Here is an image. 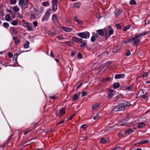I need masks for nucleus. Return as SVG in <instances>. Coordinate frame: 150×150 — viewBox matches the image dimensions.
<instances>
[{
    "label": "nucleus",
    "instance_id": "obj_33",
    "mask_svg": "<svg viewBox=\"0 0 150 150\" xmlns=\"http://www.w3.org/2000/svg\"><path fill=\"white\" fill-rule=\"evenodd\" d=\"M108 51H105L102 53L101 55H103L105 57H106L108 55Z\"/></svg>",
    "mask_w": 150,
    "mask_h": 150
},
{
    "label": "nucleus",
    "instance_id": "obj_53",
    "mask_svg": "<svg viewBox=\"0 0 150 150\" xmlns=\"http://www.w3.org/2000/svg\"><path fill=\"white\" fill-rule=\"evenodd\" d=\"M116 26L117 28L118 29L121 28V26L119 24H117L116 25Z\"/></svg>",
    "mask_w": 150,
    "mask_h": 150
},
{
    "label": "nucleus",
    "instance_id": "obj_36",
    "mask_svg": "<svg viewBox=\"0 0 150 150\" xmlns=\"http://www.w3.org/2000/svg\"><path fill=\"white\" fill-rule=\"evenodd\" d=\"M52 5H57V0H52Z\"/></svg>",
    "mask_w": 150,
    "mask_h": 150
},
{
    "label": "nucleus",
    "instance_id": "obj_39",
    "mask_svg": "<svg viewBox=\"0 0 150 150\" xmlns=\"http://www.w3.org/2000/svg\"><path fill=\"white\" fill-rule=\"evenodd\" d=\"M11 23L13 25H16L18 23L16 21L14 20L12 22H11Z\"/></svg>",
    "mask_w": 150,
    "mask_h": 150
},
{
    "label": "nucleus",
    "instance_id": "obj_32",
    "mask_svg": "<svg viewBox=\"0 0 150 150\" xmlns=\"http://www.w3.org/2000/svg\"><path fill=\"white\" fill-rule=\"evenodd\" d=\"M57 9V5H52V10L54 11H56Z\"/></svg>",
    "mask_w": 150,
    "mask_h": 150
},
{
    "label": "nucleus",
    "instance_id": "obj_61",
    "mask_svg": "<svg viewBox=\"0 0 150 150\" xmlns=\"http://www.w3.org/2000/svg\"><path fill=\"white\" fill-rule=\"evenodd\" d=\"M75 115V114H74L72 116H71L69 118V119L68 120H71L72 118Z\"/></svg>",
    "mask_w": 150,
    "mask_h": 150
},
{
    "label": "nucleus",
    "instance_id": "obj_38",
    "mask_svg": "<svg viewBox=\"0 0 150 150\" xmlns=\"http://www.w3.org/2000/svg\"><path fill=\"white\" fill-rule=\"evenodd\" d=\"M43 5L45 6H48L49 5V4L48 2H45L42 3Z\"/></svg>",
    "mask_w": 150,
    "mask_h": 150
},
{
    "label": "nucleus",
    "instance_id": "obj_52",
    "mask_svg": "<svg viewBox=\"0 0 150 150\" xmlns=\"http://www.w3.org/2000/svg\"><path fill=\"white\" fill-rule=\"evenodd\" d=\"M76 22L78 24H80L81 25L83 24L82 22L79 19H78V20L76 21Z\"/></svg>",
    "mask_w": 150,
    "mask_h": 150
},
{
    "label": "nucleus",
    "instance_id": "obj_2",
    "mask_svg": "<svg viewBox=\"0 0 150 150\" xmlns=\"http://www.w3.org/2000/svg\"><path fill=\"white\" fill-rule=\"evenodd\" d=\"M77 35L81 38L86 39L89 38L90 36L89 33L87 31H85L81 33H79L77 34Z\"/></svg>",
    "mask_w": 150,
    "mask_h": 150
},
{
    "label": "nucleus",
    "instance_id": "obj_63",
    "mask_svg": "<svg viewBox=\"0 0 150 150\" xmlns=\"http://www.w3.org/2000/svg\"><path fill=\"white\" fill-rule=\"evenodd\" d=\"M78 18L76 16H74V20L76 22V21L78 20Z\"/></svg>",
    "mask_w": 150,
    "mask_h": 150
},
{
    "label": "nucleus",
    "instance_id": "obj_27",
    "mask_svg": "<svg viewBox=\"0 0 150 150\" xmlns=\"http://www.w3.org/2000/svg\"><path fill=\"white\" fill-rule=\"evenodd\" d=\"M79 97V95L77 94H74L72 98V101H74L76 100Z\"/></svg>",
    "mask_w": 150,
    "mask_h": 150
},
{
    "label": "nucleus",
    "instance_id": "obj_42",
    "mask_svg": "<svg viewBox=\"0 0 150 150\" xmlns=\"http://www.w3.org/2000/svg\"><path fill=\"white\" fill-rule=\"evenodd\" d=\"M82 57V54L80 52H79L77 54V57L78 58L81 59Z\"/></svg>",
    "mask_w": 150,
    "mask_h": 150
},
{
    "label": "nucleus",
    "instance_id": "obj_3",
    "mask_svg": "<svg viewBox=\"0 0 150 150\" xmlns=\"http://www.w3.org/2000/svg\"><path fill=\"white\" fill-rule=\"evenodd\" d=\"M125 108L122 107L121 105H119L115 107L113 110H112V111H115V112L119 111L120 110H124Z\"/></svg>",
    "mask_w": 150,
    "mask_h": 150
},
{
    "label": "nucleus",
    "instance_id": "obj_64",
    "mask_svg": "<svg viewBox=\"0 0 150 150\" xmlns=\"http://www.w3.org/2000/svg\"><path fill=\"white\" fill-rule=\"evenodd\" d=\"M110 77H108L106 78V79H105V80L106 81H110Z\"/></svg>",
    "mask_w": 150,
    "mask_h": 150
},
{
    "label": "nucleus",
    "instance_id": "obj_60",
    "mask_svg": "<svg viewBox=\"0 0 150 150\" xmlns=\"http://www.w3.org/2000/svg\"><path fill=\"white\" fill-rule=\"evenodd\" d=\"M148 33V32H145L141 33L143 35V36L147 34Z\"/></svg>",
    "mask_w": 150,
    "mask_h": 150
},
{
    "label": "nucleus",
    "instance_id": "obj_4",
    "mask_svg": "<svg viewBox=\"0 0 150 150\" xmlns=\"http://www.w3.org/2000/svg\"><path fill=\"white\" fill-rule=\"evenodd\" d=\"M119 105H121L123 107L125 108V106H130L131 105L129 102L125 101H122L120 102L119 103Z\"/></svg>",
    "mask_w": 150,
    "mask_h": 150
},
{
    "label": "nucleus",
    "instance_id": "obj_35",
    "mask_svg": "<svg viewBox=\"0 0 150 150\" xmlns=\"http://www.w3.org/2000/svg\"><path fill=\"white\" fill-rule=\"evenodd\" d=\"M130 28V25H127V26H126L123 29V30L124 31H126L127 30L129 29Z\"/></svg>",
    "mask_w": 150,
    "mask_h": 150
},
{
    "label": "nucleus",
    "instance_id": "obj_30",
    "mask_svg": "<svg viewBox=\"0 0 150 150\" xmlns=\"http://www.w3.org/2000/svg\"><path fill=\"white\" fill-rule=\"evenodd\" d=\"M5 19L7 21H10V17L9 15L7 14L5 16Z\"/></svg>",
    "mask_w": 150,
    "mask_h": 150
},
{
    "label": "nucleus",
    "instance_id": "obj_54",
    "mask_svg": "<svg viewBox=\"0 0 150 150\" xmlns=\"http://www.w3.org/2000/svg\"><path fill=\"white\" fill-rule=\"evenodd\" d=\"M8 54L10 58L12 57L13 56V54L11 52H8Z\"/></svg>",
    "mask_w": 150,
    "mask_h": 150
},
{
    "label": "nucleus",
    "instance_id": "obj_37",
    "mask_svg": "<svg viewBox=\"0 0 150 150\" xmlns=\"http://www.w3.org/2000/svg\"><path fill=\"white\" fill-rule=\"evenodd\" d=\"M17 0H10V2L11 4L14 5L16 3Z\"/></svg>",
    "mask_w": 150,
    "mask_h": 150
},
{
    "label": "nucleus",
    "instance_id": "obj_5",
    "mask_svg": "<svg viewBox=\"0 0 150 150\" xmlns=\"http://www.w3.org/2000/svg\"><path fill=\"white\" fill-rule=\"evenodd\" d=\"M26 25L27 29L28 31H31L33 30V26L31 23L26 22L25 23Z\"/></svg>",
    "mask_w": 150,
    "mask_h": 150
},
{
    "label": "nucleus",
    "instance_id": "obj_13",
    "mask_svg": "<svg viewBox=\"0 0 150 150\" xmlns=\"http://www.w3.org/2000/svg\"><path fill=\"white\" fill-rule=\"evenodd\" d=\"M63 30L65 32H69L70 31H71L73 29L71 28H66L65 27H63Z\"/></svg>",
    "mask_w": 150,
    "mask_h": 150
},
{
    "label": "nucleus",
    "instance_id": "obj_21",
    "mask_svg": "<svg viewBox=\"0 0 150 150\" xmlns=\"http://www.w3.org/2000/svg\"><path fill=\"white\" fill-rule=\"evenodd\" d=\"M60 114L61 116H63L65 113V109L64 108H62L60 110Z\"/></svg>",
    "mask_w": 150,
    "mask_h": 150
},
{
    "label": "nucleus",
    "instance_id": "obj_11",
    "mask_svg": "<svg viewBox=\"0 0 150 150\" xmlns=\"http://www.w3.org/2000/svg\"><path fill=\"white\" fill-rule=\"evenodd\" d=\"M144 94V93L143 90L142 89H140L137 94V96H139L138 97L140 98L143 96Z\"/></svg>",
    "mask_w": 150,
    "mask_h": 150
},
{
    "label": "nucleus",
    "instance_id": "obj_45",
    "mask_svg": "<svg viewBox=\"0 0 150 150\" xmlns=\"http://www.w3.org/2000/svg\"><path fill=\"white\" fill-rule=\"evenodd\" d=\"M76 52L75 51H72L71 53V56L72 57H73L76 53Z\"/></svg>",
    "mask_w": 150,
    "mask_h": 150
},
{
    "label": "nucleus",
    "instance_id": "obj_7",
    "mask_svg": "<svg viewBox=\"0 0 150 150\" xmlns=\"http://www.w3.org/2000/svg\"><path fill=\"white\" fill-rule=\"evenodd\" d=\"M105 31L107 32V30H104L103 31L102 29H99L96 30L97 33L100 35L102 36L104 35V33H105Z\"/></svg>",
    "mask_w": 150,
    "mask_h": 150
},
{
    "label": "nucleus",
    "instance_id": "obj_59",
    "mask_svg": "<svg viewBox=\"0 0 150 150\" xmlns=\"http://www.w3.org/2000/svg\"><path fill=\"white\" fill-rule=\"evenodd\" d=\"M86 92L85 91H83L82 93V95L83 96H85L86 95Z\"/></svg>",
    "mask_w": 150,
    "mask_h": 150
},
{
    "label": "nucleus",
    "instance_id": "obj_9",
    "mask_svg": "<svg viewBox=\"0 0 150 150\" xmlns=\"http://www.w3.org/2000/svg\"><path fill=\"white\" fill-rule=\"evenodd\" d=\"M122 11L121 10H117L115 11V16L116 18H117L118 17V16L120 15L121 13H122Z\"/></svg>",
    "mask_w": 150,
    "mask_h": 150
},
{
    "label": "nucleus",
    "instance_id": "obj_51",
    "mask_svg": "<svg viewBox=\"0 0 150 150\" xmlns=\"http://www.w3.org/2000/svg\"><path fill=\"white\" fill-rule=\"evenodd\" d=\"M87 127V125L86 124L83 125H81V127L82 129H84L86 128Z\"/></svg>",
    "mask_w": 150,
    "mask_h": 150
},
{
    "label": "nucleus",
    "instance_id": "obj_46",
    "mask_svg": "<svg viewBox=\"0 0 150 150\" xmlns=\"http://www.w3.org/2000/svg\"><path fill=\"white\" fill-rule=\"evenodd\" d=\"M125 88L126 89L129 91L131 90L132 88V86H126Z\"/></svg>",
    "mask_w": 150,
    "mask_h": 150
},
{
    "label": "nucleus",
    "instance_id": "obj_8",
    "mask_svg": "<svg viewBox=\"0 0 150 150\" xmlns=\"http://www.w3.org/2000/svg\"><path fill=\"white\" fill-rule=\"evenodd\" d=\"M72 40L73 41L78 43H79L82 40V39L74 37L72 38Z\"/></svg>",
    "mask_w": 150,
    "mask_h": 150
},
{
    "label": "nucleus",
    "instance_id": "obj_14",
    "mask_svg": "<svg viewBox=\"0 0 150 150\" xmlns=\"http://www.w3.org/2000/svg\"><path fill=\"white\" fill-rule=\"evenodd\" d=\"M12 10L14 12H17L19 10V9L17 6L15 5L13 7Z\"/></svg>",
    "mask_w": 150,
    "mask_h": 150
},
{
    "label": "nucleus",
    "instance_id": "obj_57",
    "mask_svg": "<svg viewBox=\"0 0 150 150\" xmlns=\"http://www.w3.org/2000/svg\"><path fill=\"white\" fill-rule=\"evenodd\" d=\"M98 114H97L95 116L93 117V119L94 120H96L98 119Z\"/></svg>",
    "mask_w": 150,
    "mask_h": 150
},
{
    "label": "nucleus",
    "instance_id": "obj_41",
    "mask_svg": "<svg viewBox=\"0 0 150 150\" xmlns=\"http://www.w3.org/2000/svg\"><path fill=\"white\" fill-rule=\"evenodd\" d=\"M147 93L146 92L145 94H144L143 96H142V97H141L140 98H142L143 99H146L147 97Z\"/></svg>",
    "mask_w": 150,
    "mask_h": 150
},
{
    "label": "nucleus",
    "instance_id": "obj_29",
    "mask_svg": "<svg viewBox=\"0 0 150 150\" xmlns=\"http://www.w3.org/2000/svg\"><path fill=\"white\" fill-rule=\"evenodd\" d=\"M48 19V16H47L46 15L43 17L42 19V21L43 22L45 21H47Z\"/></svg>",
    "mask_w": 150,
    "mask_h": 150
},
{
    "label": "nucleus",
    "instance_id": "obj_25",
    "mask_svg": "<svg viewBox=\"0 0 150 150\" xmlns=\"http://www.w3.org/2000/svg\"><path fill=\"white\" fill-rule=\"evenodd\" d=\"M128 120L127 119H124V120H123L122 121V122H122L123 123L121 124L120 125H121V126L124 125L125 124H126L127 123V122L128 121Z\"/></svg>",
    "mask_w": 150,
    "mask_h": 150
},
{
    "label": "nucleus",
    "instance_id": "obj_15",
    "mask_svg": "<svg viewBox=\"0 0 150 150\" xmlns=\"http://www.w3.org/2000/svg\"><path fill=\"white\" fill-rule=\"evenodd\" d=\"M114 91L112 90L111 91L110 93H109L107 97L108 98H110L113 96L114 94Z\"/></svg>",
    "mask_w": 150,
    "mask_h": 150
},
{
    "label": "nucleus",
    "instance_id": "obj_47",
    "mask_svg": "<svg viewBox=\"0 0 150 150\" xmlns=\"http://www.w3.org/2000/svg\"><path fill=\"white\" fill-rule=\"evenodd\" d=\"M57 38L59 40H62L64 39L63 37L61 36L60 35H58L57 37Z\"/></svg>",
    "mask_w": 150,
    "mask_h": 150
},
{
    "label": "nucleus",
    "instance_id": "obj_10",
    "mask_svg": "<svg viewBox=\"0 0 150 150\" xmlns=\"http://www.w3.org/2000/svg\"><path fill=\"white\" fill-rule=\"evenodd\" d=\"M125 76V74H117L115 75V78L116 79L123 78Z\"/></svg>",
    "mask_w": 150,
    "mask_h": 150
},
{
    "label": "nucleus",
    "instance_id": "obj_12",
    "mask_svg": "<svg viewBox=\"0 0 150 150\" xmlns=\"http://www.w3.org/2000/svg\"><path fill=\"white\" fill-rule=\"evenodd\" d=\"M11 33L14 35H16L18 34V31L15 28L13 27L11 29Z\"/></svg>",
    "mask_w": 150,
    "mask_h": 150
},
{
    "label": "nucleus",
    "instance_id": "obj_62",
    "mask_svg": "<svg viewBox=\"0 0 150 150\" xmlns=\"http://www.w3.org/2000/svg\"><path fill=\"white\" fill-rule=\"evenodd\" d=\"M53 52L52 51H51L50 52V56H51L53 57V58H54V55L53 54Z\"/></svg>",
    "mask_w": 150,
    "mask_h": 150
},
{
    "label": "nucleus",
    "instance_id": "obj_40",
    "mask_svg": "<svg viewBox=\"0 0 150 150\" xmlns=\"http://www.w3.org/2000/svg\"><path fill=\"white\" fill-rule=\"evenodd\" d=\"M129 3L131 5L136 4L135 0H132L130 1Z\"/></svg>",
    "mask_w": 150,
    "mask_h": 150
},
{
    "label": "nucleus",
    "instance_id": "obj_19",
    "mask_svg": "<svg viewBox=\"0 0 150 150\" xmlns=\"http://www.w3.org/2000/svg\"><path fill=\"white\" fill-rule=\"evenodd\" d=\"M29 42L28 41L26 40L25 41V43L24 45V47L25 48H28L29 47Z\"/></svg>",
    "mask_w": 150,
    "mask_h": 150
},
{
    "label": "nucleus",
    "instance_id": "obj_23",
    "mask_svg": "<svg viewBox=\"0 0 150 150\" xmlns=\"http://www.w3.org/2000/svg\"><path fill=\"white\" fill-rule=\"evenodd\" d=\"M99 104L98 103H96L93 105L92 108L93 110H94L96 109V108L98 107L99 106Z\"/></svg>",
    "mask_w": 150,
    "mask_h": 150
},
{
    "label": "nucleus",
    "instance_id": "obj_22",
    "mask_svg": "<svg viewBox=\"0 0 150 150\" xmlns=\"http://www.w3.org/2000/svg\"><path fill=\"white\" fill-rule=\"evenodd\" d=\"M148 140H143L141 141L140 142H138V144H142L147 143L148 142Z\"/></svg>",
    "mask_w": 150,
    "mask_h": 150
},
{
    "label": "nucleus",
    "instance_id": "obj_55",
    "mask_svg": "<svg viewBox=\"0 0 150 150\" xmlns=\"http://www.w3.org/2000/svg\"><path fill=\"white\" fill-rule=\"evenodd\" d=\"M33 25H34L35 27H36L38 25V23L36 21H35L33 22Z\"/></svg>",
    "mask_w": 150,
    "mask_h": 150
},
{
    "label": "nucleus",
    "instance_id": "obj_50",
    "mask_svg": "<svg viewBox=\"0 0 150 150\" xmlns=\"http://www.w3.org/2000/svg\"><path fill=\"white\" fill-rule=\"evenodd\" d=\"M50 11H51V10L50 9L49 10L47 11H46V13H45V15H46V16H48L49 15V14L50 13Z\"/></svg>",
    "mask_w": 150,
    "mask_h": 150
},
{
    "label": "nucleus",
    "instance_id": "obj_18",
    "mask_svg": "<svg viewBox=\"0 0 150 150\" xmlns=\"http://www.w3.org/2000/svg\"><path fill=\"white\" fill-rule=\"evenodd\" d=\"M133 131V130L132 129H128L125 131V133L126 134L129 135Z\"/></svg>",
    "mask_w": 150,
    "mask_h": 150
},
{
    "label": "nucleus",
    "instance_id": "obj_17",
    "mask_svg": "<svg viewBox=\"0 0 150 150\" xmlns=\"http://www.w3.org/2000/svg\"><path fill=\"white\" fill-rule=\"evenodd\" d=\"M79 43L81 44L80 45V47H83L86 45V42L85 41L83 40L82 39V40L81 42H80Z\"/></svg>",
    "mask_w": 150,
    "mask_h": 150
},
{
    "label": "nucleus",
    "instance_id": "obj_48",
    "mask_svg": "<svg viewBox=\"0 0 150 150\" xmlns=\"http://www.w3.org/2000/svg\"><path fill=\"white\" fill-rule=\"evenodd\" d=\"M31 131V129H28L26 130L24 133V135L27 134L28 132Z\"/></svg>",
    "mask_w": 150,
    "mask_h": 150
},
{
    "label": "nucleus",
    "instance_id": "obj_1",
    "mask_svg": "<svg viewBox=\"0 0 150 150\" xmlns=\"http://www.w3.org/2000/svg\"><path fill=\"white\" fill-rule=\"evenodd\" d=\"M18 5L19 6H21L22 8L23 9H25L28 6V0H19Z\"/></svg>",
    "mask_w": 150,
    "mask_h": 150
},
{
    "label": "nucleus",
    "instance_id": "obj_6",
    "mask_svg": "<svg viewBox=\"0 0 150 150\" xmlns=\"http://www.w3.org/2000/svg\"><path fill=\"white\" fill-rule=\"evenodd\" d=\"M132 42H134V44L137 46L138 45L140 41V39H137L135 37H132Z\"/></svg>",
    "mask_w": 150,
    "mask_h": 150
},
{
    "label": "nucleus",
    "instance_id": "obj_26",
    "mask_svg": "<svg viewBox=\"0 0 150 150\" xmlns=\"http://www.w3.org/2000/svg\"><path fill=\"white\" fill-rule=\"evenodd\" d=\"M113 88H117L119 86V84L118 83H115L113 85Z\"/></svg>",
    "mask_w": 150,
    "mask_h": 150
},
{
    "label": "nucleus",
    "instance_id": "obj_34",
    "mask_svg": "<svg viewBox=\"0 0 150 150\" xmlns=\"http://www.w3.org/2000/svg\"><path fill=\"white\" fill-rule=\"evenodd\" d=\"M145 125V124L144 122H142L140 123L138 125V127L139 128H141Z\"/></svg>",
    "mask_w": 150,
    "mask_h": 150
},
{
    "label": "nucleus",
    "instance_id": "obj_44",
    "mask_svg": "<svg viewBox=\"0 0 150 150\" xmlns=\"http://www.w3.org/2000/svg\"><path fill=\"white\" fill-rule=\"evenodd\" d=\"M91 40L92 42H94L95 41V36H92L91 38Z\"/></svg>",
    "mask_w": 150,
    "mask_h": 150
},
{
    "label": "nucleus",
    "instance_id": "obj_58",
    "mask_svg": "<svg viewBox=\"0 0 150 150\" xmlns=\"http://www.w3.org/2000/svg\"><path fill=\"white\" fill-rule=\"evenodd\" d=\"M131 54V53L128 50L126 54V55L127 56H129Z\"/></svg>",
    "mask_w": 150,
    "mask_h": 150
},
{
    "label": "nucleus",
    "instance_id": "obj_28",
    "mask_svg": "<svg viewBox=\"0 0 150 150\" xmlns=\"http://www.w3.org/2000/svg\"><path fill=\"white\" fill-rule=\"evenodd\" d=\"M3 26L6 28H8L9 26V24L7 22H5L3 23Z\"/></svg>",
    "mask_w": 150,
    "mask_h": 150
},
{
    "label": "nucleus",
    "instance_id": "obj_16",
    "mask_svg": "<svg viewBox=\"0 0 150 150\" xmlns=\"http://www.w3.org/2000/svg\"><path fill=\"white\" fill-rule=\"evenodd\" d=\"M81 4V3L80 2L76 3L74 4V8H79Z\"/></svg>",
    "mask_w": 150,
    "mask_h": 150
},
{
    "label": "nucleus",
    "instance_id": "obj_43",
    "mask_svg": "<svg viewBox=\"0 0 150 150\" xmlns=\"http://www.w3.org/2000/svg\"><path fill=\"white\" fill-rule=\"evenodd\" d=\"M143 36V35L142 34V33H140L139 34H138L136 35L135 36L136 38H137V39H138L139 38H140L142 36Z\"/></svg>",
    "mask_w": 150,
    "mask_h": 150
},
{
    "label": "nucleus",
    "instance_id": "obj_20",
    "mask_svg": "<svg viewBox=\"0 0 150 150\" xmlns=\"http://www.w3.org/2000/svg\"><path fill=\"white\" fill-rule=\"evenodd\" d=\"M109 31L108 33L110 35H112L113 33V29H112L110 27H109L108 28Z\"/></svg>",
    "mask_w": 150,
    "mask_h": 150
},
{
    "label": "nucleus",
    "instance_id": "obj_31",
    "mask_svg": "<svg viewBox=\"0 0 150 150\" xmlns=\"http://www.w3.org/2000/svg\"><path fill=\"white\" fill-rule=\"evenodd\" d=\"M106 142V140L104 138H102L100 139V142L103 144H105Z\"/></svg>",
    "mask_w": 150,
    "mask_h": 150
},
{
    "label": "nucleus",
    "instance_id": "obj_56",
    "mask_svg": "<svg viewBox=\"0 0 150 150\" xmlns=\"http://www.w3.org/2000/svg\"><path fill=\"white\" fill-rule=\"evenodd\" d=\"M148 74V73L147 72L144 73L143 75L142 76L143 77H146L147 76Z\"/></svg>",
    "mask_w": 150,
    "mask_h": 150
},
{
    "label": "nucleus",
    "instance_id": "obj_49",
    "mask_svg": "<svg viewBox=\"0 0 150 150\" xmlns=\"http://www.w3.org/2000/svg\"><path fill=\"white\" fill-rule=\"evenodd\" d=\"M132 41V38L131 39H129L128 40H126V41H125L124 42V43L125 44H126V43H127L128 42H131Z\"/></svg>",
    "mask_w": 150,
    "mask_h": 150
},
{
    "label": "nucleus",
    "instance_id": "obj_24",
    "mask_svg": "<svg viewBox=\"0 0 150 150\" xmlns=\"http://www.w3.org/2000/svg\"><path fill=\"white\" fill-rule=\"evenodd\" d=\"M52 20L54 22H55L57 20V16L56 14H53L52 15Z\"/></svg>",
    "mask_w": 150,
    "mask_h": 150
}]
</instances>
